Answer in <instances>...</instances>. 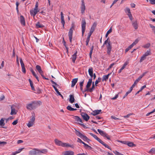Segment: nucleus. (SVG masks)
Masks as SVG:
<instances>
[{
    "instance_id": "obj_1",
    "label": "nucleus",
    "mask_w": 155,
    "mask_h": 155,
    "mask_svg": "<svg viewBox=\"0 0 155 155\" xmlns=\"http://www.w3.org/2000/svg\"><path fill=\"white\" fill-rule=\"evenodd\" d=\"M42 102L40 101H33L26 105V108L29 110H34L41 104Z\"/></svg>"
},
{
    "instance_id": "obj_2",
    "label": "nucleus",
    "mask_w": 155,
    "mask_h": 155,
    "mask_svg": "<svg viewBox=\"0 0 155 155\" xmlns=\"http://www.w3.org/2000/svg\"><path fill=\"white\" fill-rule=\"evenodd\" d=\"M107 53L108 55H110V52L112 48L111 43L110 41L109 38H108L107 40H106L104 42L103 45V46L104 45H107Z\"/></svg>"
},
{
    "instance_id": "obj_3",
    "label": "nucleus",
    "mask_w": 155,
    "mask_h": 155,
    "mask_svg": "<svg viewBox=\"0 0 155 155\" xmlns=\"http://www.w3.org/2000/svg\"><path fill=\"white\" fill-rule=\"evenodd\" d=\"M29 155H39L38 149L34 148L29 152Z\"/></svg>"
},
{
    "instance_id": "obj_4",
    "label": "nucleus",
    "mask_w": 155,
    "mask_h": 155,
    "mask_svg": "<svg viewBox=\"0 0 155 155\" xmlns=\"http://www.w3.org/2000/svg\"><path fill=\"white\" fill-rule=\"evenodd\" d=\"M86 22L84 19L83 18L81 23L82 36H83L85 31Z\"/></svg>"
},
{
    "instance_id": "obj_5",
    "label": "nucleus",
    "mask_w": 155,
    "mask_h": 155,
    "mask_svg": "<svg viewBox=\"0 0 155 155\" xmlns=\"http://www.w3.org/2000/svg\"><path fill=\"white\" fill-rule=\"evenodd\" d=\"M81 115L83 119L86 121H87L90 118V117L85 113H81Z\"/></svg>"
},
{
    "instance_id": "obj_6",
    "label": "nucleus",
    "mask_w": 155,
    "mask_h": 155,
    "mask_svg": "<svg viewBox=\"0 0 155 155\" xmlns=\"http://www.w3.org/2000/svg\"><path fill=\"white\" fill-rule=\"evenodd\" d=\"M81 13L83 14L84 13V11L85 10V6L84 0H81Z\"/></svg>"
},
{
    "instance_id": "obj_7",
    "label": "nucleus",
    "mask_w": 155,
    "mask_h": 155,
    "mask_svg": "<svg viewBox=\"0 0 155 155\" xmlns=\"http://www.w3.org/2000/svg\"><path fill=\"white\" fill-rule=\"evenodd\" d=\"M59 146L64 147H71V145L68 143H63L61 141H59Z\"/></svg>"
},
{
    "instance_id": "obj_8",
    "label": "nucleus",
    "mask_w": 155,
    "mask_h": 155,
    "mask_svg": "<svg viewBox=\"0 0 155 155\" xmlns=\"http://www.w3.org/2000/svg\"><path fill=\"white\" fill-rule=\"evenodd\" d=\"M38 12L39 11L38 10V8H35L34 10H31L30 12L31 15L34 17Z\"/></svg>"
},
{
    "instance_id": "obj_9",
    "label": "nucleus",
    "mask_w": 155,
    "mask_h": 155,
    "mask_svg": "<svg viewBox=\"0 0 155 155\" xmlns=\"http://www.w3.org/2000/svg\"><path fill=\"white\" fill-rule=\"evenodd\" d=\"M147 73V71H146L143 73L136 80L134 81V84L136 85L137 84V83L141 79V78L143 76H144Z\"/></svg>"
},
{
    "instance_id": "obj_10",
    "label": "nucleus",
    "mask_w": 155,
    "mask_h": 155,
    "mask_svg": "<svg viewBox=\"0 0 155 155\" xmlns=\"http://www.w3.org/2000/svg\"><path fill=\"white\" fill-rule=\"evenodd\" d=\"M61 22L63 25V28H64L65 22L64 20V14L62 12H61Z\"/></svg>"
},
{
    "instance_id": "obj_11",
    "label": "nucleus",
    "mask_w": 155,
    "mask_h": 155,
    "mask_svg": "<svg viewBox=\"0 0 155 155\" xmlns=\"http://www.w3.org/2000/svg\"><path fill=\"white\" fill-rule=\"evenodd\" d=\"M73 30L71 28L69 30V31L68 33V37L70 42H72V35H73Z\"/></svg>"
},
{
    "instance_id": "obj_12",
    "label": "nucleus",
    "mask_w": 155,
    "mask_h": 155,
    "mask_svg": "<svg viewBox=\"0 0 155 155\" xmlns=\"http://www.w3.org/2000/svg\"><path fill=\"white\" fill-rule=\"evenodd\" d=\"M100 113H101V110H97L93 111L91 114L94 116L96 115L100 114Z\"/></svg>"
},
{
    "instance_id": "obj_13",
    "label": "nucleus",
    "mask_w": 155,
    "mask_h": 155,
    "mask_svg": "<svg viewBox=\"0 0 155 155\" xmlns=\"http://www.w3.org/2000/svg\"><path fill=\"white\" fill-rule=\"evenodd\" d=\"M64 155H74V152L72 151H67L63 152Z\"/></svg>"
},
{
    "instance_id": "obj_14",
    "label": "nucleus",
    "mask_w": 155,
    "mask_h": 155,
    "mask_svg": "<svg viewBox=\"0 0 155 155\" xmlns=\"http://www.w3.org/2000/svg\"><path fill=\"white\" fill-rule=\"evenodd\" d=\"M20 22L21 23V24L22 25H23L24 26L25 25V21L24 17L22 15H21L20 16Z\"/></svg>"
},
{
    "instance_id": "obj_15",
    "label": "nucleus",
    "mask_w": 155,
    "mask_h": 155,
    "mask_svg": "<svg viewBox=\"0 0 155 155\" xmlns=\"http://www.w3.org/2000/svg\"><path fill=\"white\" fill-rule=\"evenodd\" d=\"M36 69L39 74L43 73V71L41 69V66L39 65H37L36 66Z\"/></svg>"
},
{
    "instance_id": "obj_16",
    "label": "nucleus",
    "mask_w": 155,
    "mask_h": 155,
    "mask_svg": "<svg viewBox=\"0 0 155 155\" xmlns=\"http://www.w3.org/2000/svg\"><path fill=\"white\" fill-rule=\"evenodd\" d=\"M69 101L71 103H73L74 102L75 99L73 95L71 94L69 96Z\"/></svg>"
},
{
    "instance_id": "obj_17",
    "label": "nucleus",
    "mask_w": 155,
    "mask_h": 155,
    "mask_svg": "<svg viewBox=\"0 0 155 155\" xmlns=\"http://www.w3.org/2000/svg\"><path fill=\"white\" fill-rule=\"evenodd\" d=\"M78 80V78H74L73 79V80L72 81V84H71V87H73L75 86Z\"/></svg>"
},
{
    "instance_id": "obj_18",
    "label": "nucleus",
    "mask_w": 155,
    "mask_h": 155,
    "mask_svg": "<svg viewBox=\"0 0 155 155\" xmlns=\"http://www.w3.org/2000/svg\"><path fill=\"white\" fill-rule=\"evenodd\" d=\"M38 150L39 155H40L41 153H47L48 152L47 150L46 149H44L41 150L38 149Z\"/></svg>"
},
{
    "instance_id": "obj_19",
    "label": "nucleus",
    "mask_w": 155,
    "mask_h": 155,
    "mask_svg": "<svg viewBox=\"0 0 155 155\" xmlns=\"http://www.w3.org/2000/svg\"><path fill=\"white\" fill-rule=\"evenodd\" d=\"M92 82V80L91 78L89 79L87 83V84L86 86V88H89L91 86Z\"/></svg>"
},
{
    "instance_id": "obj_20",
    "label": "nucleus",
    "mask_w": 155,
    "mask_h": 155,
    "mask_svg": "<svg viewBox=\"0 0 155 155\" xmlns=\"http://www.w3.org/2000/svg\"><path fill=\"white\" fill-rule=\"evenodd\" d=\"M35 113H33L32 116V118L30 119V122L32 123L33 124H34L35 121Z\"/></svg>"
},
{
    "instance_id": "obj_21",
    "label": "nucleus",
    "mask_w": 155,
    "mask_h": 155,
    "mask_svg": "<svg viewBox=\"0 0 155 155\" xmlns=\"http://www.w3.org/2000/svg\"><path fill=\"white\" fill-rule=\"evenodd\" d=\"M81 138L84 141H86L88 143L89 141H90V140L88 139L86 136L84 135H82Z\"/></svg>"
},
{
    "instance_id": "obj_22",
    "label": "nucleus",
    "mask_w": 155,
    "mask_h": 155,
    "mask_svg": "<svg viewBox=\"0 0 155 155\" xmlns=\"http://www.w3.org/2000/svg\"><path fill=\"white\" fill-rule=\"evenodd\" d=\"M111 74V73L108 74L107 75H105L103 76V78H102V81H107L108 78V77Z\"/></svg>"
},
{
    "instance_id": "obj_23",
    "label": "nucleus",
    "mask_w": 155,
    "mask_h": 155,
    "mask_svg": "<svg viewBox=\"0 0 155 155\" xmlns=\"http://www.w3.org/2000/svg\"><path fill=\"white\" fill-rule=\"evenodd\" d=\"M77 51H76L72 56V61L74 63L76 59L77 54Z\"/></svg>"
},
{
    "instance_id": "obj_24",
    "label": "nucleus",
    "mask_w": 155,
    "mask_h": 155,
    "mask_svg": "<svg viewBox=\"0 0 155 155\" xmlns=\"http://www.w3.org/2000/svg\"><path fill=\"white\" fill-rule=\"evenodd\" d=\"M75 134L78 137H79L81 138L82 137V135H83L81 133H80L79 131L77 130L76 129H75Z\"/></svg>"
},
{
    "instance_id": "obj_25",
    "label": "nucleus",
    "mask_w": 155,
    "mask_h": 155,
    "mask_svg": "<svg viewBox=\"0 0 155 155\" xmlns=\"http://www.w3.org/2000/svg\"><path fill=\"white\" fill-rule=\"evenodd\" d=\"M44 25H43L41 24L40 22H38L36 24V27L37 28H42L44 27Z\"/></svg>"
},
{
    "instance_id": "obj_26",
    "label": "nucleus",
    "mask_w": 155,
    "mask_h": 155,
    "mask_svg": "<svg viewBox=\"0 0 155 155\" xmlns=\"http://www.w3.org/2000/svg\"><path fill=\"white\" fill-rule=\"evenodd\" d=\"M97 130L98 132L102 136H103L104 137V135L106 134V133L105 132L102 130H101L100 129H98Z\"/></svg>"
},
{
    "instance_id": "obj_27",
    "label": "nucleus",
    "mask_w": 155,
    "mask_h": 155,
    "mask_svg": "<svg viewBox=\"0 0 155 155\" xmlns=\"http://www.w3.org/2000/svg\"><path fill=\"white\" fill-rule=\"evenodd\" d=\"M74 118L77 121L82 123V120L78 116H73Z\"/></svg>"
},
{
    "instance_id": "obj_28",
    "label": "nucleus",
    "mask_w": 155,
    "mask_h": 155,
    "mask_svg": "<svg viewBox=\"0 0 155 155\" xmlns=\"http://www.w3.org/2000/svg\"><path fill=\"white\" fill-rule=\"evenodd\" d=\"M128 62H127V61L125 63H124V64L123 66L119 70V73H120L125 68L126 66L128 64Z\"/></svg>"
},
{
    "instance_id": "obj_29",
    "label": "nucleus",
    "mask_w": 155,
    "mask_h": 155,
    "mask_svg": "<svg viewBox=\"0 0 155 155\" xmlns=\"http://www.w3.org/2000/svg\"><path fill=\"white\" fill-rule=\"evenodd\" d=\"M5 120V118H2L0 120V126H3L5 125V123L4 122Z\"/></svg>"
},
{
    "instance_id": "obj_30",
    "label": "nucleus",
    "mask_w": 155,
    "mask_h": 155,
    "mask_svg": "<svg viewBox=\"0 0 155 155\" xmlns=\"http://www.w3.org/2000/svg\"><path fill=\"white\" fill-rule=\"evenodd\" d=\"M67 109L69 110L70 111H74V110H77L76 108H74L71 107L70 106H68L67 107Z\"/></svg>"
},
{
    "instance_id": "obj_31",
    "label": "nucleus",
    "mask_w": 155,
    "mask_h": 155,
    "mask_svg": "<svg viewBox=\"0 0 155 155\" xmlns=\"http://www.w3.org/2000/svg\"><path fill=\"white\" fill-rule=\"evenodd\" d=\"M132 25L135 29H137L138 28L137 23V21H135L132 23Z\"/></svg>"
},
{
    "instance_id": "obj_32",
    "label": "nucleus",
    "mask_w": 155,
    "mask_h": 155,
    "mask_svg": "<svg viewBox=\"0 0 155 155\" xmlns=\"http://www.w3.org/2000/svg\"><path fill=\"white\" fill-rule=\"evenodd\" d=\"M127 145L130 147H133L134 146H135V144L134 143L131 142H129L128 141Z\"/></svg>"
},
{
    "instance_id": "obj_33",
    "label": "nucleus",
    "mask_w": 155,
    "mask_h": 155,
    "mask_svg": "<svg viewBox=\"0 0 155 155\" xmlns=\"http://www.w3.org/2000/svg\"><path fill=\"white\" fill-rule=\"evenodd\" d=\"M96 26L97 23L95 22H94L91 27L90 30L94 31Z\"/></svg>"
},
{
    "instance_id": "obj_34",
    "label": "nucleus",
    "mask_w": 155,
    "mask_h": 155,
    "mask_svg": "<svg viewBox=\"0 0 155 155\" xmlns=\"http://www.w3.org/2000/svg\"><path fill=\"white\" fill-rule=\"evenodd\" d=\"M152 154H155V148H152L148 152Z\"/></svg>"
},
{
    "instance_id": "obj_35",
    "label": "nucleus",
    "mask_w": 155,
    "mask_h": 155,
    "mask_svg": "<svg viewBox=\"0 0 155 155\" xmlns=\"http://www.w3.org/2000/svg\"><path fill=\"white\" fill-rule=\"evenodd\" d=\"M92 85V87L90 88V92H92L95 89V86L94 82H93Z\"/></svg>"
},
{
    "instance_id": "obj_36",
    "label": "nucleus",
    "mask_w": 155,
    "mask_h": 155,
    "mask_svg": "<svg viewBox=\"0 0 155 155\" xmlns=\"http://www.w3.org/2000/svg\"><path fill=\"white\" fill-rule=\"evenodd\" d=\"M11 111L10 113L11 115H13L14 114H16V113L15 112V109L12 108V106L11 107Z\"/></svg>"
},
{
    "instance_id": "obj_37",
    "label": "nucleus",
    "mask_w": 155,
    "mask_h": 155,
    "mask_svg": "<svg viewBox=\"0 0 155 155\" xmlns=\"http://www.w3.org/2000/svg\"><path fill=\"white\" fill-rule=\"evenodd\" d=\"M111 32H112V28H111H111H110V29L107 32V33L106 34V35H105V37L106 38H107L109 34H110V33Z\"/></svg>"
},
{
    "instance_id": "obj_38",
    "label": "nucleus",
    "mask_w": 155,
    "mask_h": 155,
    "mask_svg": "<svg viewBox=\"0 0 155 155\" xmlns=\"http://www.w3.org/2000/svg\"><path fill=\"white\" fill-rule=\"evenodd\" d=\"M89 74V75L91 74H93V69L92 67L90 68L89 69L88 71Z\"/></svg>"
},
{
    "instance_id": "obj_39",
    "label": "nucleus",
    "mask_w": 155,
    "mask_h": 155,
    "mask_svg": "<svg viewBox=\"0 0 155 155\" xmlns=\"http://www.w3.org/2000/svg\"><path fill=\"white\" fill-rule=\"evenodd\" d=\"M89 134L91 135L93 137H94L95 139H96L97 140V139L99 138L97 136L94 134H93L92 133H90Z\"/></svg>"
},
{
    "instance_id": "obj_40",
    "label": "nucleus",
    "mask_w": 155,
    "mask_h": 155,
    "mask_svg": "<svg viewBox=\"0 0 155 155\" xmlns=\"http://www.w3.org/2000/svg\"><path fill=\"white\" fill-rule=\"evenodd\" d=\"M146 56H145L144 55H143V56L141 57L140 59V62H141L143 61L144 59L146 58Z\"/></svg>"
},
{
    "instance_id": "obj_41",
    "label": "nucleus",
    "mask_w": 155,
    "mask_h": 155,
    "mask_svg": "<svg viewBox=\"0 0 155 155\" xmlns=\"http://www.w3.org/2000/svg\"><path fill=\"white\" fill-rule=\"evenodd\" d=\"M150 53H151L150 50H148L145 53L144 55L145 56L147 57V56L150 55Z\"/></svg>"
},
{
    "instance_id": "obj_42",
    "label": "nucleus",
    "mask_w": 155,
    "mask_h": 155,
    "mask_svg": "<svg viewBox=\"0 0 155 155\" xmlns=\"http://www.w3.org/2000/svg\"><path fill=\"white\" fill-rule=\"evenodd\" d=\"M34 124L32 123H31L29 121L28 122V123L27 124V126H28V127H30L33 126L34 125Z\"/></svg>"
},
{
    "instance_id": "obj_43",
    "label": "nucleus",
    "mask_w": 155,
    "mask_h": 155,
    "mask_svg": "<svg viewBox=\"0 0 155 155\" xmlns=\"http://www.w3.org/2000/svg\"><path fill=\"white\" fill-rule=\"evenodd\" d=\"M101 80V78H98L97 80H96L95 81V85L97 86V84L99 82H100Z\"/></svg>"
},
{
    "instance_id": "obj_44",
    "label": "nucleus",
    "mask_w": 155,
    "mask_h": 155,
    "mask_svg": "<svg viewBox=\"0 0 155 155\" xmlns=\"http://www.w3.org/2000/svg\"><path fill=\"white\" fill-rule=\"evenodd\" d=\"M52 86L56 91L57 95H58V89L56 87L55 85H53Z\"/></svg>"
},
{
    "instance_id": "obj_45",
    "label": "nucleus",
    "mask_w": 155,
    "mask_h": 155,
    "mask_svg": "<svg viewBox=\"0 0 155 155\" xmlns=\"http://www.w3.org/2000/svg\"><path fill=\"white\" fill-rule=\"evenodd\" d=\"M125 11L126 12L128 13V14H131L130 11V10L129 9V8H126L125 9Z\"/></svg>"
},
{
    "instance_id": "obj_46",
    "label": "nucleus",
    "mask_w": 155,
    "mask_h": 155,
    "mask_svg": "<svg viewBox=\"0 0 155 155\" xmlns=\"http://www.w3.org/2000/svg\"><path fill=\"white\" fill-rule=\"evenodd\" d=\"M30 86L31 87V89L33 91H35V89L33 85V82H32L30 83Z\"/></svg>"
},
{
    "instance_id": "obj_47",
    "label": "nucleus",
    "mask_w": 155,
    "mask_h": 155,
    "mask_svg": "<svg viewBox=\"0 0 155 155\" xmlns=\"http://www.w3.org/2000/svg\"><path fill=\"white\" fill-rule=\"evenodd\" d=\"M150 44L149 43L146 44L144 46V48H148L150 46Z\"/></svg>"
},
{
    "instance_id": "obj_48",
    "label": "nucleus",
    "mask_w": 155,
    "mask_h": 155,
    "mask_svg": "<svg viewBox=\"0 0 155 155\" xmlns=\"http://www.w3.org/2000/svg\"><path fill=\"white\" fill-rule=\"evenodd\" d=\"M127 15L129 17V18L130 19L131 21H132L133 20V18L131 14H127Z\"/></svg>"
},
{
    "instance_id": "obj_49",
    "label": "nucleus",
    "mask_w": 155,
    "mask_h": 155,
    "mask_svg": "<svg viewBox=\"0 0 155 155\" xmlns=\"http://www.w3.org/2000/svg\"><path fill=\"white\" fill-rule=\"evenodd\" d=\"M93 32L94 31L90 30V32L89 33L88 35L87 36V37L90 38L91 36V35H92Z\"/></svg>"
},
{
    "instance_id": "obj_50",
    "label": "nucleus",
    "mask_w": 155,
    "mask_h": 155,
    "mask_svg": "<svg viewBox=\"0 0 155 155\" xmlns=\"http://www.w3.org/2000/svg\"><path fill=\"white\" fill-rule=\"evenodd\" d=\"M104 137H106L107 139L110 140V136H109L107 134H106L104 135Z\"/></svg>"
},
{
    "instance_id": "obj_51",
    "label": "nucleus",
    "mask_w": 155,
    "mask_h": 155,
    "mask_svg": "<svg viewBox=\"0 0 155 155\" xmlns=\"http://www.w3.org/2000/svg\"><path fill=\"white\" fill-rule=\"evenodd\" d=\"M90 38L87 37L86 41V45H87L90 41Z\"/></svg>"
},
{
    "instance_id": "obj_52",
    "label": "nucleus",
    "mask_w": 155,
    "mask_h": 155,
    "mask_svg": "<svg viewBox=\"0 0 155 155\" xmlns=\"http://www.w3.org/2000/svg\"><path fill=\"white\" fill-rule=\"evenodd\" d=\"M133 114L132 113H130V114H127V115L126 116H124V117L125 118H128L129 117Z\"/></svg>"
},
{
    "instance_id": "obj_53",
    "label": "nucleus",
    "mask_w": 155,
    "mask_h": 155,
    "mask_svg": "<svg viewBox=\"0 0 155 155\" xmlns=\"http://www.w3.org/2000/svg\"><path fill=\"white\" fill-rule=\"evenodd\" d=\"M18 123V120H16L14 121L12 123V124L13 125H16Z\"/></svg>"
},
{
    "instance_id": "obj_54",
    "label": "nucleus",
    "mask_w": 155,
    "mask_h": 155,
    "mask_svg": "<svg viewBox=\"0 0 155 155\" xmlns=\"http://www.w3.org/2000/svg\"><path fill=\"white\" fill-rule=\"evenodd\" d=\"M100 143H101L102 145L103 144L104 142L102 141L99 138H98L97 140Z\"/></svg>"
},
{
    "instance_id": "obj_55",
    "label": "nucleus",
    "mask_w": 155,
    "mask_h": 155,
    "mask_svg": "<svg viewBox=\"0 0 155 155\" xmlns=\"http://www.w3.org/2000/svg\"><path fill=\"white\" fill-rule=\"evenodd\" d=\"M139 41V40L138 39H137L133 43L135 45L138 43Z\"/></svg>"
},
{
    "instance_id": "obj_56",
    "label": "nucleus",
    "mask_w": 155,
    "mask_h": 155,
    "mask_svg": "<svg viewBox=\"0 0 155 155\" xmlns=\"http://www.w3.org/2000/svg\"><path fill=\"white\" fill-rule=\"evenodd\" d=\"M85 148L86 149H88L89 150H91L92 149V148L91 146H89L87 144V145H86V147H85Z\"/></svg>"
},
{
    "instance_id": "obj_57",
    "label": "nucleus",
    "mask_w": 155,
    "mask_h": 155,
    "mask_svg": "<svg viewBox=\"0 0 155 155\" xmlns=\"http://www.w3.org/2000/svg\"><path fill=\"white\" fill-rule=\"evenodd\" d=\"M150 3L152 4H155V0H149Z\"/></svg>"
},
{
    "instance_id": "obj_58",
    "label": "nucleus",
    "mask_w": 155,
    "mask_h": 155,
    "mask_svg": "<svg viewBox=\"0 0 155 155\" xmlns=\"http://www.w3.org/2000/svg\"><path fill=\"white\" fill-rule=\"evenodd\" d=\"M118 97V94H116L114 97H112L111 98V99L114 100L116 99Z\"/></svg>"
},
{
    "instance_id": "obj_59",
    "label": "nucleus",
    "mask_w": 155,
    "mask_h": 155,
    "mask_svg": "<svg viewBox=\"0 0 155 155\" xmlns=\"http://www.w3.org/2000/svg\"><path fill=\"white\" fill-rule=\"evenodd\" d=\"M84 80H83L82 81L80 82L79 85L80 87H83V84L84 83Z\"/></svg>"
},
{
    "instance_id": "obj_60",
    "label": "nucleus",
    "mask_w": 155,
    "mask_h": 155,
    "mask_svg": "<svg viewBox=\"0 0 155 155\" xmlns=\"http://www.w3.org/2000/svg\"><path fill=\"white\" fill-rule=\"evenodd\" d=\"M103 145L104 146L106 147H107L109 149H110V147L107 144H106L105 143H104Z\"/></svg>"
},
{
    "instance_id": "obj_61",
    "label": "nucleus",
    "mask_w": 155,
    "mask_h": 155,
    "mask_svg": "<svg viewBox=\"0 0 155 155\" xmlns=\"http://www.w3.org/2000/svg\"><path fill=\"white\" fill-rule=\"evenodd\" d=\"M120 142L122 143H123L124 144H126V145H127V143L128 142V141H120Z\"/></svg>"
},
{
    "instance_id": "obj_62",
    "label": "nucleus",
    "mask_w": 155,
    "mask_h": 155,
    "mask_svg": "<svg viewBox=\"0 0 155 155\" xmlns=\"http://www.w3.org/2000/svg\"><path fill=\"white\" fill-rule=\"evenodd\" d=\"M111 118L112 119H114V120H120V119H119V118H117L115 116H111Z\"/></svg>"
},
{
    "instance_id": "obj_63",
    "label": "nucleus",
    "mask_w": 155,
    "mask_h": 155,
    "mask_svg": "<svg viewBox=\"0 0 155 155\" xmlns=\"http://www.w3.org/2000/svg\"><path fill=\"white\" fill-rule=\"evenodd\" d=\"M77 141L78 142L81 143H82L83 142V141H82V140L79 138H78Z\"/></svg>"
},
{
    "instance_id": "obj_64",
    "label": "nucleus",
    "mask_w": 155,
    "mask_h": 155,
    "mask_svg": "<svg viewBox=\"0 0 155 155\" xmlns=\"http://www.w3.org/2000/svg\"><path fill=\"white\" fill-rule=\"evenodd\" d=\"M150 26V28H152L153 30H154L155 29V26L152 25L151 24L149 25Z\"/></svg>"
}]
</instances>
